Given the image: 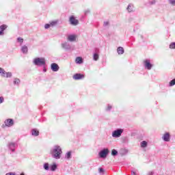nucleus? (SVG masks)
<instances>
[{"label": "nucleus", "instance_id": "4468645a", "mask_svg": "<svg viewBox=\"0 0 175 175\" xmlns=\"http://www.w3.org/2000/svg\"><path fill=\"white\" fill-rule=\"evenodd\" d=\"M164 142H170V133H166L163 136Z\"/></svg>", "mask_w": 175, "mask_h": 175}, {"label": "nucleus", "instance_id": "49530a36", "mask_svg": "<svg viewBox=\"0 0 175 175\" xmlns=\"http://www.w3.org/2000/svg\"><path fill=\"white\" fill-rule=\"evenodd\" d=\"M141 38H143V36H141Z\"/></svg>", "mask_w": 175, "mask_h": 175}, {"label": "nucleus", "instance_id": "4c0bfd02", "mask_svg": "<svg viewBox=\"0 0 175 175\" xmlns=\"http://www.w3.org/2000/svg\"><path fill=\"white\" fill-rule=\"evenodd\" d=\"M4 100H5V98H3V96H1L0 97V104L3 103Z\"/></svg>", "mask_w": 175, "mask_h": 175}, {"label": "nucleus", "instance_id": "e433bc0d", "mask_svg": "<svg viewBox=\"0 0 175 175\" xmlns=\"http://www.w3.org/2000/svg\"><path fill=\"white\" fill-rule=\"evenodd\" d=\"M169 3H170V5H172L173 6H174L175 0H169Z\"/></svg>", "mask_w": 175, "mask_h": 175}, {"label": "nucleus", "instance_id": "a18cd8bd", "mask_svg": "<svg viewBox=\"0 0 175 175\" xmlns=\"http://www.w3.org/2000/svg\"><path fill=\"white\" fill-rule=\"evenodd\" d=\"M148 175H154V172H150L148 174Z\"/></svg>", "mask_w": 175, "mask_h": 175}, {"label": "nucleus", "instance_id": "ddd939ff", "mask_svg": "<svg viewBox=\"0 0 175 175\" xmlns=\"http://www.w3.org/2000/svg\"><path fill=\"white\" fill-rule=\"evenodd\" d=\"M62 47L65 50H70L71 49L70 44H69L68 42L62 43Z\"/></svg>", "mask_w": 175, "mask_h": 175}, {"label": "nucleus", "instance_id": "423d86ee", "mask_svg": "<svg viewBox=\"0 0 175 175\" xmlns=\"http://www.w3.org/2000/svg\"><path fill=\"white\" fill-rule=\"evenodd\" d=\"M69 23L71 25H74L75 27L79 25V20L76 19L75 16H70Z\"/></svg>", "mask_w": 175, "mask_h": 175}, {"label": "nucleus", "instance_id": "f3484780", "mask_svg": "<svg viewBox=\"0 0 175 175\" xmlns=\"http://www.w3.org/2000/svg\"><path fill=\"white\" fill-rule=\"evenodd\" d=\"M68 40L69 42H76V35H70L68 36Z\"/></svg>", "mask_w": 175, "mask_h": 175}, {"label": "nucleus", "instance_id": "7c9ffc66", "mask_svg": "<svg viewBox=\"0 0 175 175\" xmlns=\"http://www.w3.org/2000/svg\"><path fill=\"white\" fill-rule=\"evenodd\" d=\"M173 85H175V79H172V80L170 82V87H173Z\"/></svg>", "mask_w": 175, "mask_h": 175}, {"label": "nucleus", "instance_id": "473e14b6", "mask_svg": "<svg viewBox=\"0 0 175 175\" xmlns=\"http://www.w3.org/2000/svg\"><path fill=\"white\" fill-rule=\"evenodd\" d=\"M170 49H175V42H172L170 44Z\"/></svg>", "mask_w": 175, "mask_h": 175}, {"label": "nucleus", "instance_id": "37998d69", "mask_svg": "<svg viewBox=\"0 0 175 175\" xmlns=\"http://www.w3.org/2000/svg\"><path fill=\"white\" fill-rule=\"evenodd\" d=\"M44 69H43V72H47V69H46V66H43Z\"/></svg>", "mask_w": 175, "mask_h": 175}, {"label": "nucleus", "instance_id": "9d476101", "mask_svg": "<svg viewBox=\"0 0 175 175\" xmlns=\"http://www.w3.org/2000/svg\"><path fill=\"white\" fill-rule=\"evenodd\" d=\"M51 69L53 72H58L59 70V66L55 63H53L51 65Z\"/></svg>", "mask_w": 175, "mask_h": 175}, {"label": "nucleus", "instance_id": "5701e85b", "mask_svg": "<svg viewBox=\"0 0 175 175\" xmlns=\"http://www.w3.org/2000/svg\"><path fill=\"white\" fill-rule=\"evenodd\" d=\"M0 75L2 77H5L6 75V71L2 68H0Z\"/></svg>", "mask_w": 175, "mask_h": 175}, {"label": "nucleus", "instance_id": "20e7f679", "mask_svg": "<svg viewBox=\"0 0 175 175\" xmlns=\"http://www.w3.org/2000/svg\"><path fill=\"white\" fill-rule=\"evenodd\" d=\"M109 151L108 148H104L99 152L98 155L100 158L105 159V158H107V155H109Z\"/></svg>", "mask_w": 175, "mask_h": 175}, {"label": "nucleus", "instance_id": "aec40b11", "mask_svg": "<svg viewBox=\"0 0 175 175\" xmlns=\"http://www.w3.org/2000/svg\"><path fill=\"white\" fill-rule=\"evenodd\" d=\"M75 62L76 64H83V57H77L76 59H75Z\"/></svg>", "mask_w": 175, "mask_h": 175}, {"label": "nucleus", "instance_id": "a878e982", "mask_svg": "<svg viewBox=\"0 0 175 175\" xmlns=\"http://www.w3.org/2000/svg\"><path fill=\"white\" fill-rule=\"evenodd\" d=\"M14 85H18L20 84V80L18 78L14 79Z\"/></svg>", "mask_w": 175, "mask_h": 175}, {"label": "nucleus", "instance_id": "f03ea898", "mask_svg": "<svg viewBox=\"0 0 175 175\" xmlns=\"http://www.w3.org/2000/svg\"><path fill=\"white\" fill-rule=\"evenodd\" d=\"M33 63L36 66H46V59L44 57H36L33 59Z\"/></svg>", "mask_w": 175, "mask_h": 175}, {"label": "nucleus", "instance_id": "f704fd0d", "mask_svg": "<svg viewBox=\"0 0 175 175\" xmlns=\"http://www.w3.org/2000/svg\"><path fill=\"white\" fill-rule=\"evenodd\" d=\"M50 27H51V25H50V23H49H49H46V24H45V25H44L45 29H49V28H50Z\"/></svg>", "mask_w": 175, "mask_h": 175}, {"label": "nucleus", "instance_id": "39448f33", "mask_svg": "<svg viewBox=\"0 0 175 175\" xmlns=\"http://www.w3.org/2000/svg\"><path fill=\"white\" fill-rule=\"evenodd\" d=\"M8 147L10 151L14 152L16 151V148L17 147V144H16V142H8Z\"/></svg>", "mask_w": 175, "mask_h": 175}, {"label": "nucleus", "instance_id": "1a4fd4ad", "mask_svg": "<svg viewBox=\"0 0 175 175\" xmlns=\"http://www.w3.org/2000/svg\"><path fill=\"white\" fill-rule=\"evenodd\" d=\"M94 61H98L99 59V49L96 48L94 49V53L93 55Z\"/></svg>", "mask_w": 175, "mask_h": 175}, {"label": "nucleus", "instance_id": "72a5a7b5", "mask_svg": "<svg viewBox=\"0 0 175 175\" xmlns=\"http://www.w3.org/2000/svg\"><path fill=\"white\" fill-rule=\"evenodd\" d=\"M112 107H113L111 105H108L107 107L106 108V111H110V110H111Z\"/></svg>", "mask_w": 175, "mask_h": 175}, {"label": "nucleus", "instance_id": "b1692460", "mask_svg": "<svg viewBox=\"0 0 175 175\" xmlns=\"http://www.w3.org/2000/svg\"><path fill=\"white\" fill-rule=\"evenodd\" d=\"M148 143L147 142V141H142L141 142V147L142 148H146V147H147Z\"/></svg>", "mask_w": 175, "mask_h": 175}, {"label": "nucleus", "instance_id": "2f4dec72", "mask_svg": "<svg viewBox=\"0 0 175 175\" xmlns=\"http://www.w3.org/2000/svg\"><path fill=\"white\" fill-rule=\"evenodd\" d=\"M12 72H5V77H12Z\"/></svg>", "mask_w": 175, "mask_h": 175}, {"label": "nucleus", "instance_id": "c756f323", "mask_svg": "<svg viewBox=\"0 0 175 175\" xmlns=\"http://www.w3.org/2000/svg\"><path fill=\"white\" fill-rule=\"evenodd\" d=\"M58 22L57 21H52L51 23H50V25L51 27H55V25L57 24Z\"/></svg>", "mask_w": 175, "mask_h": 175}, {"label": "nucleus", "instance_id": "c03bdc74", "mask_svg": "<svg viewBox=\"0 0 175 175\" xmlns=\"http://www.w3.org/2000/svg\"><path fill=\"white\" fill-rule=\"evenodd\" d=\"M123 151H124V154H128V150L124 149Z\"/></svg>", "mask_w": 175, "mask_h": 175}, {"label": "nucleus", "instance_id": "6e6552de", "mask_svg": "<svg viewBox=\"0 0 175 175\" xmlns=\"http://www.w3.org/2000/svg\"><path fill=\"white\" fill-rule=\"evenodd\" d=\"M144 65L146 69H148V70H151V69L152 68V64H151L150 59L144 60Z\"/></svg>", "mask_w": 175, "mask_h": 175}, {"label": "nucleus", "instance_id": "393cba45", "mask_svg": "<svg viewBox=\"0 0 175 175\" xmlns=\"http://www.w3.org/2000/svg\"><path fill=\"white\" fill-rule=\"evenodd\" d=\"M111 155L113 157H116V155H118V152L116 149H113L111 151Z\"/></svg>", "mask_w": 175, "mask_h": 175}, {"label": "nucleus", "instance_id": "f8f14e48", "mask_svg": "<svg viewBox=\"0 0 175 175\" xmlns=\"http://www.w3.org/2000/svg\"><path fill=\"white\" fill-rule=\"evenodd\" d=\"M126 10L129 13H131V12H135V7L133 6V4H129L126 8Z\"/></svg>", "mask_w": 175, "mask_h": 175}, {"label": "nucleus", "instance_id": "412c9836", "mask_svg": "<svg viewBox=\"0 0 175 175\" xmlns=\"http://www.w3.org/2000/svg\"><path fill=\"white\" fill-rule=\"evenodd\" d=\"M57 165L55 163H54L52 165H51L50 169L51 172H55L57 170Z\"/></svg>", "mask_w": 175, "mask_h": 175}, {"label": "nucleus", "instance_id": "a19ab883", "mask_svg": "<svg viewBox=\"0 0 175 175\" xmlns=\"http://www.w3.org/2000/svg\"><path fill=\"white\" fill-rule=\"evenodd\" d=\"M89 13H90V10H86L85 11V16H87V14H89Z\"/></svg>", "mask_w": 175, "mask_h": 175}, {"label": "nucleus", "instance_id": "7ed1b4c3", "mask_svg": "<svg viewBox=\"0 0 175 175\" xmlns=\"http://www.w3.org/2000/svg\"><path fill=\"white\" fill-rule=\"evenodd\" d=\"M122 133H124L123 129H117L112 132V137H115L116 139L121 137V135H122Z\"/></svg>", "mask_w": 175, "mask_h": 175}, {"label": "nucleus", "instance_id": "f257e3e1", "mask_svg": "<svg viewBox=\"0 0 175 175\" xmlns=\"http://www.w3.org/2000/svg\"><path fill=\"white\" fill-rule=\"evenodd\" d=\"M51 154L52 158H54L55 159H61L62 148H61V146L55 145L51 149Z\"/></svg>", "mask_w": 175, "mask_h": 175}, {"label": "nucleus", "instance_id": "79ce46f5", "mask_svg": "<svg viewBox=\"0 0 175 175\" xmlns=\"http://www.w3.org/2000/svg\"><path fill=\"white\" fill-rule=\"evenodd\" d=\"M109 25V21L104 22V27H107Z\"/></svg>", "mask_w": 175, "mask_h": 175}, {"label": "nucleus", "instance_id": "c9c22d12", "mask_svg": "<svg viewBox=\"0 0 175 175\" xmlns=\"http://www.w3.org/2000/svg\"><path fill=\"white\" fill-rule=\"evenodd\" d=\"M156 2L155 0H151L149 1V5H155Z\"/></svg>", "mask_w": 175, "mask_h": 175}, {"label": "nucleus", "instance_id": "4be33fe9", "mask_svg": "<svg viewBox=\"0 0 175 175\" xmlns=\"http://www.w3.org/2000/svg\"><path fill=\"white\" fill-rule=\"evenodd\" d=\"M118 53L119 55H122L124 53V48L122 46H119L117 49Z\"/></svg>", "mask_w": 175, "mask_h": 175}, {"label": "nucleus", "instance_id": "bb28decb", "mask_svg": "<svg viewBox=\"0 0 175 175\" xmlns=\"http://www.w3.org/2000/svg\"><path fill=\"white\" fill-rule=\"evenodd\" d=\"M44 170H49L50 167L49 165V163H45L44 164Z\"/></svg>", "mask_w": 175, "mask_h": 175}, {"label": "nucleus", "instance_id": "c85d7f7f", "mask_svg": "<svg viewBox=\"0 0 175 175\" xmlns=\"http://www.w3.org/2000/svg\"><path fill=\"white\" fill-rule=\"evenodd\" d=\"M98 173L100 174H105V170L102 167L98 168Z\"/></svg>", "mask_w": 175, "mask_h": 175}, {"label": "nucleus", "instance_id": "6ab92c4d", "mask_svg": "<svg viewBox=\"0 0 175 175\" xmlns=\"http://www.w3.org/2000/svg\"><path fill=\"white\" fill-rule=\"evenodd\" d=\"M21 51L23 54H27L28 53V47L25 45L23 46L21 48Z\"/></svg>", "mask_w": 175, "mask_h": 175}, {"label": "nucleus", "instance_id": "a211bd4d", "mask_svg": "<svg viewBox=\"0 0 175 175\" xmlns=\"http://www.w3.org/2000/svg\"><path fill=\"white\" fill-rule=\"evenodd\" d=\"M31 135L32 136H39V131L36 129H31Z\"/></svg>", "mask_w": 175, "mask_h": 175}, {"label": "nucleus", "instance_id": "2eb2a0df", "mask_svg": "<svg viewBox=\"0 0 175 175\" xmlns=\"http://www.w3.org/2000/svg\"><path fill=\"white\" fill-rule=\"evenodd\" d=\"M6 28H8V25H2L0 26V36L4 35L3 31L5 29H6Z\"/></svg>", "mask_w": 175, "mask_h": 175}, {"label": "nucleus", "instance_id": "0eeeda50", "mask_svg": "<svg viewBox=\"0 0 175 175\" xmlns=\"http://www.w3.org/2000/svg\"><path fill=\"white\" fill-rule=\"evenodd\" d=\"M5 126L10 128L14 125V120L13 119H6L4 122Z\"/></svg>", "mask_w": 175, "mask_h": 175}, {"label": "nucleus", "instance_id": "58836bf2", "mask_svg": "<svg viewBox=\"0 0 175 175\" xmlns=\"http://www.w3.org/2000/svg\"><path fill=\"white\" fill-rule=\"evenodd\" d=\"M132 175H137V171H131Z\"/></svg>", "mask_w": 175, "mask_h": 175}, {"label": "nucleus", "instance_id": "9b49d317", "mask_svg": "<svg viewBox=\"0 0 175 175\" xmlns=\"http://www.w3.org/2000/svg\"><path fill=\"white\" fill-rule=\"evenodd\" d=\"M73 79L74 80H81L82 79H84V75L77 73L73 75Z\"/></svg>", "mask_w": 175, "mask_h": 175}, {"label": "nucleus", "instance_id": "ea45409f", "mask_svg": "<svg viewBox=\"0 0 175 175\" xmlns=\"http://www.w3.org/2000/svg\"><path fill=\"white\" fill-rule=\"evenodd\" d=\"M5 175H16V172H8Z\"/></svg>", "mask_w": 175, "mask_h": 175}, {"label": "nucleus", "instance_id": "cd10ccee", "mask_svg": "<svg viewBox=\"0 0 175 175\" xmlns=\"http://www.w3.org/2000/svg\"><path fill=\"white\" fill-rule=\"evenodd\" d=\"M17 42H18V43H21V45H22L23 43V42H24V39H23V38L18 37V38H17Z\"/></svg>", "mask_w": 175, "mask_h": 175}, {"label": "nucleus", "instance_id": "dca6fc26", "mask_svg": "<svg viewBox=\"0 0 175 175\" xmlns=\"http://www.w3.org/2000/svg\"><path fill=\"white\" fill-rule=\"evenodd\" d=\"M65 159L68 161L72 159V151H68L65 154Z\"/></svg>", "mask_w": 175, "mask_h": 175}]
</instances>
